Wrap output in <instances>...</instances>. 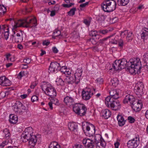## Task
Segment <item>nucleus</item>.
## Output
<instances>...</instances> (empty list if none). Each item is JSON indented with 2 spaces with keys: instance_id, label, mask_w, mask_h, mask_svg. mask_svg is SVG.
Segmentation results:
<instances>
[{
  "instance_id": "1",
  "label": "nucleus",
  "mask_w": 148,
  "mask_h": 148,
  "mask_svg": "<svg viewBox=\"0 0 148 148\" xmlns=\"http://www.w3.org/2000/svg\"><path fill=\"white\" fill-rule=\"evenodd\" d=\"M121 69H124L127 67L128 70L133 71L135 73H140L142 68L141 62L139 58H137L133 62H127L126 59L123 58L118 60Z\"/></svg>"
},
{
  "instance_id": "2",
  "label": "nucleus",
  "mask_w": 148,
  "mask_h": 148,
  "mask_svg": "<svg viewBox=\"0 0 148 148\" xmlns=\"http://www.w3.org/2000/svg\"><path fill=\"white\" fill-rule=\"evenodd\" d=\"M7 20L13 21L14 24L12 29V31L15 30L17 27H24L32 28L36 26V20L35 18L27 17L24 20H20L17 21H15L13 18H10Z\"/></svg>"
},
{
  "instance_id": "3",
  "label": "nucleus",
  "mask_w": 148,
  "mask_h": 148,
  "mask_svg": "<svg viewBox=\"0 0 148 148\" xmlns=\"http://www.w3.org/2000/svg\"><path fill=\"white\" fill-rule=\"evenodd\" d=\"M40 87L42 90L45 91V94L51 98H53L56 96V90L49 83L43 82L41 83Z\"/></svg>"
},
{
  "instance_id": "4",
  "label": "nucleus",
  "mask_w": 148,
  "mask_h": 148,
  "mask_svg": "<svg viewBox=\"0 0 148 148\" xmlns=\"http://www.w3.org/2000/svg\"><path fill=\"white\" fill-rule=\"evenodd\" d=\"M101 5V8L104 11L109 12L115 9L116 3L114 0H104Z\"/></svg>"
},
{
  "instance_id": "5",
  "label": "nucleus",
  "mask_w": 148,
  "mask_h": 148,
  "mask_svg": "<svg viewBox=\"0 0 148 148\" xmlns=\"http://www.w3.org/2000/svg\"><path fill=\"white\" fill-rule=\"evenodd\" d=\"M116 99L107 97L105 99V103L106 105L112 110H118L121 108V104L119 101Z\"/></svg>"
},
{
  "instance_id": "6",
  "label": "nucleus",
  "mask_w": 148,
  "mask_h": 148,
  "mask_svg": "<svg viewBox=\"0 0 148 148\" xmlns=\"http://www.w3.org/2000/svg\"><path fill=\"white\" fill-rule=\"evenodd\" d=\"M82 125L83 130L86 136L90 137L94 135L95 127L93 125L85 122L82 123Z\"/></svg>"
},
{
  "instance_id": "7",
  "label": "nucleus",
  "mask_w": 148,
  "mask_h": 148,
  "mask_svg": "<svg viewBox=\"0 0 148 148\" xmlns=\"http://www.w3.org/2000/svg\"><path fill=\"white\" fill-rule=\"evenodd\" d=\"M73 110L75 114L80 116H83L86 114L87 109L83 104L77 103L73 105Z\"/></svg>"
},
{
  "instance_id": "8",
  "label": "nucleus",
  "mask_w": 148,
  "mask_h": 148,
  "mask_svg": "<svg viewBox=\"0 0 148 148\" xmlns=\"http://www.w3.org/2000/svg\"><path fill=\"white\" fill-rule=\"evenodd\" d=\"M13 109L15 112L19 113L20 114H23L26 112L27 109L26 107L20 101H17L12 106Z\"/></svg>"
},
{
  "instance_id": "9",
  "label": "nucleus",
  "mask_w": 148,
  "mask_h": 148,
  "mask_svg": "<svg viewBox=\"0 0 148 148\" xmlns=\"http://www.w3.org/2000/svg\"><path fill=\"white\" fill-rule=\"evenodd\" d=\"M144 87L143 83L142 82H139L136 84L134 87V91L139 98L141 97L142 95L143 94V89Z\"/></svg>"
},
{
  "instance_id": "10",
  "label": "nucleus",
  "mask_w": 148,
  "mask_h": 148,
  "mask_svg": "<svg viewBox=\"0 0 148 148\" xmlns=\"http://www.w3.org/2000/svg\"><path fill=\"white\" fill-rule=\"evenodd\" d=\"M97 140L96 137H95L94 140L88 138H85L83 139L82 143L86 148H94Z\"/></svg>"
},
{
  "instance_id": "11",
  "label": "nucleus",
  "mask_w": 148,
  "mask_h": 148,
  "mask_svg": "<svg viewBox=\"0 0 148 148\" xmlns=\"http://www.w3.org/2000/svg\"><path fill=\"white\" fill-rule=\"evenodd\" d=\"M95 88L92 89L88 88L83 90L82 92V98L86 100H89L93 94V91L95 92Z\"/></svg>"
},
{
  "instance_id": "12",
  "label": "nucleus",
  "mask_w": 148,
  "mask_h": 148,
  "mask_svg": "<svg viewBox=\"0 0 148 148\" xmlns=\"http://www.w3.org/2000/svg\"><path fill=\"white\" fill-rule=\"evenodd\" d=\"M140 143L139 137L138 135L135 138L129 140L127 143L129 148H136Z\"/></svg>"
},
{
  "instance_id": "13",
  "label": "nucleus",
  "mask_w": 148,
  "mask_h": 148,
  "mask_svg": "<svg viewBox=\"0 0 148 148\" xmlns=\"http://www.w3.org/2000/svg\"><path fill=\"white\" fill-rule=\"evenodd\" d=\"M29 145L30 147H34L36 145V143L38 141L39 143L41 142V138L40 135H33L29 140Z\"/></svg>"
},
{
  "instance_id": "14",
  "label": "nucleus",
  "mask_w": 148,
  "mask_h": 148,
  "mask_svg": "<svg viewBox=\"0 0 148 148\" xmlns=\"http://www.w3.org/2000/svg\"><path fill=\"white\" fill-rule=\"evenodd\" d=\"M61 66L60 64L57 62H52L50 65L49 69V72L53 73L60 71Z\"/></svg>"
},
{
  "instance_id": "15",
  "label": "nucleus",
  "mask_w": 148,
  "mask_h": 148,
  "mask_svg": "<svg viewBox=\"0 0 148 148\" xmlns=\"http://www.w3.org/2000/svg\"><path fill=\"white\" fill-rule=\"evenodd\" d=\"M14 30V34L11 35L12 40L16 42H22L23 40V34L21 32L17 33Z\"/></svg>"
},
{
  "instance_id": "16",
  "label": "nucleus",
  "mask_w": 148,
  "mask_h": 148,
  "mask_svg": "<svg viewBox=\"0 0 148 148\" xmlns=\"http://www.w3.org/2000/svg\"><path fill=\"white\" fill-rule=\"evenodd\" d=\"M142 105L140 100L135 101L131 105L132 108L136 112L140 111L142 108Z\"/></svg>"
},
{
  "instance_id": "17",
  "label": "nucleus",
  "mask_w": 148,
  "mask_h": 148,
  "mask_svg": "<svg viewBox=\"0 0 148 148\" xmlns=\"http://www.w3.org/2000/svg\"><path fill=\"white\" fill-rule=\"evenodd\" d=\"M63 101L67 106L70 107L71 105H73L75 103L74 99L73 97L66 96L64 99Z\"/></svg>"
},
{
  "instance_id": "18",
  "label": "nucleus",
  "mask_w": 148,
  "mask_h": 148,
  "mask_svg": "<svg viewBox=\"0 0 148 148\" xmlns=\"http://www.w3.org/2000/svg\"><path fill=\"white\" fill-rule=\"evenodd\" d=\"M82 72L83 70L82 68H78L77 69L74 75H73L76 80L77 84L80 82Z\"/></svg>"
},
{
  "instance_id": "19",
  "label": "nucleus",
  "mask_w": 148,
  "mask_h": 148,
  "mask_svg": "<svg viewBox=\"0 0 148 148\" xmlns=\"http://www.w3.org/2000/svg\"><path fill=\"white\" fill-rule=\"evenodd\" d=\"M135 101V99L134 96L130 94H129L126 96L125 98L123 100V103H127L129 101L131 104V105Z\"/></svg>"
},
{
  "instance_id": "20",
  "label": "nucleus",
  "mask_w": 148,
  "mask_h": 148,
  "mask_svg": "<svg viewBox=\"0 0 148 148\" xmlns=\"http://www.w3.org/2000/svg\"><path fill=\"white\" fill-rule=\"evenodd\" d=\"M110 96L107 97H109L111 99H117L119 97V93L116 89H112L110 91Z\"/></svg>"
},
{
  "instance_id": "21",
  "label": "nucleus",
  "mask_w": 148,
  "mask_h": 148,
  "mask_svg": "<svg viewBox=\"0 0 148 148\" xmlns=\"http://www.w3.org/2000/svg\"><path fill=\"white\" fill-rule=\"evenodd\" d=\"M101 114L102 116L106 119H108L110 116L111 115L110 111L108 109H104L102 110Z\"/></svg>"
},
{
  "instance_id": "22",
  "label": "nucleus",
  "mask_w": 148,
  "mask_h": 148,
  "mask_svg": "<svg viewBox=\"0 0 148 148\" xmlns=\"http://www.w3.org/2000/svg\"><path fill=\"white\" fill-rule=\"evenodd\" d=\"M65 82L68 84H72L74 83L77 84L76 80L73 75L69 77H67L65 80Z\"/></svg>"
},
{
  "instance_id": "23",
  "label": "nucleus",
  "mask_w": 148,
  "mask_h": 148,
  "mask_svg": "<svg viewBox=\"0 0 148 148\" xmlns=\"http://www.w3.org/2000/svg\"><path fill=\"white\" fill-rule=\"evenodd\" d=\"M68 126L69 129L72 131L77 132L78 129V125L76 123H71L68 124Z\"/></svg>"
},
{
  "instance_id": "24",
  "label": "nucleus",
  "mask_w": 148,
  "mask_h": 148,
  "mask_svg": "<svg viewBox=\"0 0 148 148\" xmlns=\"http://www.w3.org/2000/svg\"><path fill=\"white\" fill-rule=\"evenodd\" d=\"M22 133H24V134H26L27 136L30 137H32L33 136L32 128L30 127L26 128Z\"/></svg>"
},
{
  "instance_id": "25",
  "label": "nucleus",
  "mask_w": 148,
  "mask_h": 148,
  "mask_svg": "<svg viewBox=\"0 0 148 148\" xmlns=\"http://www.w3.org/2000/svg\"><path fill=\"white\" fill-rule=\"evenodd\" d=\"M117 118L119 126H122L125 124V121L123 116L119 114L117 116Z\"/></svg>"
},
{
  "instance_id": "26",
  "label": "nucleus",
  "mask_w": 148,
  "mask_h": 148,
  "mask_svg": "<svg viewBox=\"0 0 148 148\" xmlns=\"http://www.w3.org/2000/svg\"><path fill=\"white\" fill-rule=\"evenodd\" d=\"M112 66L115 71H118L122 69H121L119 61L118 60H115L114 63L112 64Z\"/></svg>"
},
{
  "instance_id": "27",
  "label": "nucleus",
  "mask_w": 148,
  "mask_h": 148,
  "mask_svg": "<svg viewBox=\"0 0 148 148\" xmlns=\"http://www.w3.org/2000/svg\"><path fill=\"white\" fill-rule=\"evenodd\" d=\"M9 121L11 123H16L18 121V117L17 115L13 114L10 115Z\"/></svg>"
},
{
  "instance_id": "28",
  "label": "nucleus",
  "mask_w": 148,
  "mask_h": 148,
  "mask_svg": "<svg viewBox=\"0 0 148 148\" xmlns=\"http://www.w3.org/2000/svg\"><path fill=\"white\" fill-rule=\"evenodd\" d=\"M148 35V29L146 28L142 29L141 31V36L142 38L144 39Z\"/></svg>"
},
{
  "instance_id": "29",
  "label": "nucleus",
  "mask_w": 148,
  "mask_h": 148,
  "mask_svg": "<svg viewBox=\"0 0 148 148\" xmlns=\"http://www.w3.org/2000/svg\"><path fill=\"white\" fill-rule=\"evenodd\" d=\"M21 139L23 142H27L31 137L27 136L26 134H24L22 133L21 135Z\"/></svg>"
},
{
  "instance_id": "30",
  "label": "nucleus",
  "mask_w": 148,
  "mask_h": 148,
  "mask_svg": "<svg viewBox=\"0 0 148 148\" xmlns=\"http://www.w3.org/2000/svg\"><path fill=\"white\" fill-rule=\"evenodd\" d=\"M130 0H118V4L119 6H124L127 4Z\"/></svg>"
},
{
  "instance_id": "31",
  "label": "nucleus",
  "mask_w": 148,
  "mask_h": 148,
  "mask_svg": "<svg viewBox=\"0 0 148 148\" xmlns=\"http://www.w3.org/2000/svg\"><path fill=\"white\" fill-rule=\"evenodd\" d=\"M72 0H64L67 4H63L62 5V6L64 8H69L72 6L74 4V3H71L70 2Z\"/></svg>"
},
{
  "instance_id": "32",
  "label": "nucleus",
  "mask_w": 148,
  "mask_h": 148,
  "mask_svg": "<svg viewBox=\"0 0 148 148\" xmlns=\"http://www.w3.org/2000/svg\"><path fill=\"white\" fill-rule=\"evenodd\" d=\"M119 84V81L117 78H114L111 79L110 84L116 87Z\"/></svg>"
},
{
  "instance_id": "33",
  "label": "nucleus",
  "mask_w": 148,
  "mask_h": 148,
  "mask_svg": "<svg viewBox=\"0 0 148 148\" xmlns=\"http://www.w3.org/2000/svg\"><path fill=\"white\" fill-rule=\"evenodd\" d=\"M49 147H51V148L53 147L56 148H60V145L58 144V143L55 141L51 142L50 144Z\"/></svg>"
},
{
  "instance_id": "34",
  "label": "nucleus",
  "mask_w": 148,
  "mask_h": 148,
  "mask_svg": "<svg viewBox=\"0 0 148 148\" xmlns=\"http://www.w3.org/2000/svg\"><path fill=\"white\" fill-rule=\"evenodd\" d=\"M54 103L55 105H58L59 104V101L58 99H55L53 101H50L48 105L51 110H52L53 109L52 103Z\"/></svg>"
},
{
  "instance_id": "35",
  "label": "nucleus",
  "mask_w": 148,
  "mask_h": 148,
  "mask_svg": "<svg viewBox=\"0 0 148 148\" xmlns=\"http://www.w3.org/2000/svg\"><path fill=\"white\" fill-rule=\"evenodd\" d=\"M56 82L58 85L62 86L64 85V81L60 78H57Z\"/></svg>"
},
{
  "instance_id": "36",
  "label": "nucleus",
  "mask_w": 148,
  "mask_h": 148,
  "mask_svg": "<svg viewBox=\"0 0 148 148\" xmlns=\"http://www.w3.org/2000/svg\"><path fill=\"white\" fill-rule=\"evenodd\" d=\"M6 8L3 5H0V15H3L6 12Z\"/></svg>"
},
{
  "instance_id": "37",
  "label": "nucleus",
  "mask_w": 148,
  "mask_h": 148,
  "mask_svg": "<svg viewBox=\"0 0 148 148\" xmlns=\"http://www.w3.org/2000/svg\"><path fill=\"white\" fill-rule=\"evenodd\" d=\"M133 35L131 32H128L127 36V39L128 41L132 40L133 38Z\"/></svg>"
},
{
  "instance_id": "38",
  "label": "nucleus",
  "mask_w": 148,
  "mask_h": 148,
  "mask_svg": "<svg viewBox=\"0 0 148 148\" xmlns=\"http://www.w3.org/2000/svg\"><path fill=\"white\" fill-rule=\"evenodd\" d=\"M76 10L75 8H73L71 9L68 12V14L70 16H73L75 14V12Z\"/></svg>"
},
{
  "instance_id": "39",
  "label": "nucleus",
  "mask_w": 148,
  "mask_h": 148,
  "mask_svg": "<svg viewBox=\"0 0 148 148\" xmlns=\"http://www.w3.org/2000/svg\"><path fill=\"white\" fill-rule=\"evenodd\" d=\"M4 83H3V86H9L11 84L10 80L7 78L6 77H5V81H4Z\"/></svg>"
},
{
  "instance_id": "40",
  "label": "nucleus",
  "mask_w": 148,
  "mask_h": 148,
  "mask_svg": "<svg viewBox=\"0 0 148 148\" xmlns=\"http://www.w3.org/2000/svg\"><path fill=\"white\" fill-rule=\"evenodd\" d=\"M113 35H111L107 37L100 39L99 41V43L102 44L104 43L105 41H106L108 38H110L113 36Z\"/></svg>"
},
{
  "instance_id": "41",
  "label": "nucleus",
  "mask_w": 148,
  "mask_h": 148,
  "mask_svg": "<svg viewBox=\"0 0 148 148\" xmlns=\"http://www.w3.org/2000/svg\"><path fill=\"white\" fill-rule=\"evenodd\" d=\"M143 57V60L146 63V65H148V53H145Z\"/></svg>"
},
{
  "instance_id": "42",
  "label": "nucleus",
  "mask_w": 148,
  "mask_h": 148,
  "mask_svg": "<svg viewBox=\"0 0 148 148\" xmlns=\"http://www.w3.org/2000/svg\"><path fill=\"white\" fill-rule=\"evenodd\" d=\"M27 74V72L23 71H21L20 73H19L18 75V77H19L20 79H21L22 77L23 76H25Z\"/></svg>"
},
{
  "instance_id": "43",
  "label": "nucleus",
  "mask_w": 148,
  "mask_h": 148,
  "mask_svg": "<svg viewBox=\"0 0 148 148\" xmlns=\"http://www.w3.org/2000/svg\"><path fill=\"white\" fill-rule=\"evenodd\" d=\"M61 34V32L60 31L58 30H55L53 33V36L55 37H57L60 36Z\"/></svg>"
},
{
  "instance_id": "44",
  "label": "nucleus",
  "mask_w": 148,
  "mask_h": 148,
  "mask_svg": "<svg viewBox=\"0 0 148 148\" xmlns=\"http://www.w3.org/2000/svg\"><path fill=\"white\" fill-rule=\"evenodd\" d=\"M67 67L65 66H62L60 67V69L61 72L64 74H65L66 72H67Z\"/></svg>"
},
{
  "instance_id": "45",
  "label": "nucleus",
  "mask_w": 148,
  "mask_h": 148,
  "mask_svg": "<svg viewBox=\"0 0 148 148\" xmlns=\"http://www.w3.org/2000/svg\"><path fill=\"white\" fill-rule=\"evenodd\" d=\"M5 140L3 141L2 144L0 145V146L1 147V148H3L5 145H6L9 143V140L5 139Z\"/></svg>"
},
{
  "instance_id": "46",
  "label": "nucleus",
  "mask_w": 148,
  "mask_h": 148,
  "mask_svg": "<svg viewBox=\"0 0 148 148\" xmlns=\"http://www.w3.org/2000/svg\"><path fill=\"white\" fill-rule=\"evenodd\" d=\"M97 32L96 30H91L89 32V35L95 37L97 34Z\"/></svg>"
},
{
  "instance_id": "47",
  "label": "nucleus",
  "mask_w": 148,
  "mask_h": 148,
  "mask_svg": "<svg viewBox=\"0 0 148 148\" xmlns=\"http://www.w3.org/2000/svg\"><path fill=\"white\" fill-rule=\"evenodd\" d=\"M118 18L117 17L112 18L110 19V22L111 23H114L118 21Z\"/></svg>"
},
{
  "instance_id": "48",
  "label": "nucleus",
  "mask_w": 148,
  "mask_h": 148,
  "mask_svg": "<svg viewBox=\"0 0 148 148\" xmlns=\"http://www.w3.org/2000/svg\"><path fill=\"white\" fill-rule=\"evenodd\" d=\"M9 30H7V31H4V36L5 39L7 40L9 37Z\"/></svg>"
},
{
  "instance_id": "49",
  "label": "nucleus",
  "mask_w": 148,
  "mask_h": 148,
  "mask_svg": "<svg viewBox=\"0 0 148 148\" xmlns=\"http://www.w3.org/2000/svg\"><path fill=\"white\" fill-rule=\"evenodd\" d=\"M5 76L1 77H0V85L3 86L5 79Z\"/></svg>"
},
{
  "instance_id": "50",
  "label": "nucleus",
  "mask_w": 148,
  "mask_h": 148,
  "mask_svg": "<svg viewBox=\"0 0 148 148\" xmlns=\"http://www.w3.org/2000/svg\"><path fill=\"white\" fill-rule=\"evenodd\" d=\"M105 19V16L104 15H102L100 16L98 19V20L99 22L101 23L104 21Z\"/></svg>"
},
{
  "instance_id": "51",
  "label": "nucleus",
  "mask_w": 148,
  "mask_h": 148,
  "mask_svg": "<svg viewBox=\"0 0 148 148\" xmlns=\"http://www.w3.org/2000/svg\"><path fill=\"white\" fill-rule=\"evenodd\" d=\"M128 119L129 120V122L130 123H133L135 121V119L131 116H129L128 117Z\"/></svg>"
},
{
  "instance_id": "52",
  "label": "nucleus",
  "mask_w": 148,
  "mask_h": 148,
  "mask_svg": "<svg viewBox=\"0 0 148 148\" xmlns=\"http://www.w3.org/2000/svg\"><path fill=\"white\" fill-rule=\"evenodd\" d=\"M31 61V59L27 58L24 59L23 62L27 64H29Z\"/></svg>"
},
{
  "instance_id": "53",
  "label": "nucleus",
  "mask_w": 148,
  "mask_h": 148,
  "mask_svg": "<svg viewBox=\"0 0 148 148\" xmlns=\"http://www.w3.org/2000/svg\"><path fill=\"white\" fill-rule=\"evenodd\" d=\"M118 45L120 49H122L123 48V42L122 40H121L118 42Z\"/></svg>"
},
{
  "instance_id": "54",
  "label": "nucleus",
  "mask_w": 148,
  "mask_h": 148,
  "mask_svg": "<svg viewBox=\"0 0 148 148\" xmlns=\"http://www.w3.org/2000/svg\"><path fill=\"white\" fill-rule=\"evenodd\" d=\"M73 148H84V147L80 144H76L73 146Z\"/></svg>"
},
{
  "instance_id": "55",
  "label": "nucleus",
  "mask_w": 148,
  "mask_h": 148,
  "mask_svg": "<svg viewBox=\"0 0 148 148\" xmlns=\"http://www.w3.org/2000/svg\"><path fill=\"white\" fill-rule=\"evenodd\" d=\"M38 100V97L36 95L32 96L31 99V100L32 102H34L35 101H37Z\"/></svg>"
},
{
  "instance_id": "56",
  "label": "nucleus",
  "mask_w": 148,
  "mask_h": 148,
  "mask_svg": "<svg viewBox=\"0 0 148 148\" xmlns=\"http://www.w3.org/2000/svg\"><path fill=\"white\" fill-rule=\"evenodd\" d=\"M128 31H124L123 32H121V35L122 37H125L126 34H127Z\"/></svg>"
},
{
  "instance_id": "57",
  "label": "nucleus",
  "mask_w": 148,
  "mask_h": 148,
  "mask_svg": "<svg viewBox=\"0 0 148 148\" xmlns=\"http://www.w3.org/2000/svg\"><path fill=\"white\" fill-rule=\"evenodd\" d=\"M96 81L99 84L102 83L103 82V79L101 78H98L96 80Z\"/></svg>"
},
{
  "instance_id": "58",
  "label": "nucleus",
  "mask_w": 148,
  "mask_h": 148,
  "mask_svg": "<svg viewBox=\"0 0 148 148\" xmlns=\"http://www.w3.org/2000/svg\"><path fill=\"white\" fill-rule=\"evenodd\" d=\"M99 32L100 33L102 34H105L108 33V30L106 29L100 30L99 31Z\"/></svg>"
},
{
  "instance_id": "59",
  "label": "nucleus",
  "mask_w": 148,
  "mask_h": 148,
  "mask_svg": "<svg viewBox=\"0 0 148 148\" xmlns=\"http://www.w3.org/2000/svg\"><path fill=\"white\" fill-rule=\"evenodd\" d=\"M11 136V134L10 133L8 134H5L4 135V139L9 140L10 139Z\"/></svg>"
},
{
  "instance_id": "60",
  "label": "nucleus",
  "mask_w": 148,
  "mask_h": 148,
  "mask_svg": "<svg viewBox=\"0 0 148 148\" xmlns=\"http://www.w3.org/2000/svg\"><path fill=\"white\" fill-rule=\"evenodd\" d=\"M50 43L49 41L47 40H45L43 41L42 42V45H43L48 46Z\"/></svg>"
},
{
  "instance_id": "61",
  "label": "nucleus",
  "mask_w": 148,
  "mask_h": 148,
  "mask_svg": "<svg viewBox=\"0 0 148 148\" xmlns=\"http://www.w3.org/2000/svg\"><path fill=\"white\" fill-rule=\"evenodd\" d=\"M99 144L103 148H104L106 146V143L105 142H99Z\"/></svg>"
},
{
  "instance_id": "62",
  "label": "nucleus",
  "mask_w": 148,
  "mask_h": 148,
  "mask_svg": "<svg viewBox=\"0 0 148 148\" xmlns=\"http://www.w3.org/2000/svg\"><path fill=\"white\" fill-rule=\"evenodd\" d=\"M95 37L94 39L96 41L98 42L99 39L101 37V36L97 34Z\"/></svg>"
},
{
  "instance_id": "63",
  "label": "nucleus",
  "mask_w": 148,
  "mask_h": 148,
  "mask_svg": "<svg viewBox=\"0 0 148 148\" xmlns=\"http://www.w3.org/2000/svg\"><path fill=\"white\" fill-rule=\"evenodd\" d=\"M89 4L88 2H86L85 3L81 4L79 5V7L81 8H83L86 7V5H87Z\"/></svg>"
},
{
  "instance_id": "64",
  "label": "nucleus",
  "mask_w": 148,
  "mask_h": 148,
  "mask_svg": "<svg viewBox=\"0 0 148 148\" xmlns=\"http://www.w3.org/2000/svg\"><path fill=\"white\" fill-rule=\"evenodd\" d=\"M84 23L87 25H89L90 23V21L87 19H85L84 20Z\"/></svg>"
}]
</instances>
